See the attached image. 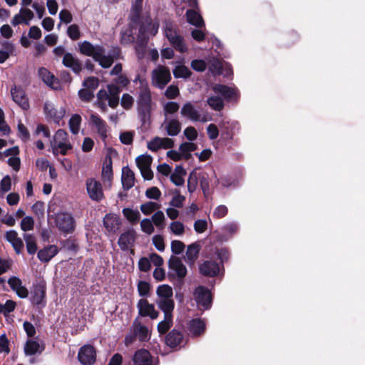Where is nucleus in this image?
<instances>
[{"mask_svg":"<svg viewBox=\"0 0 365 365\" xmlns=\"http://www.w3.org/2000/svg\"><path fill=\"white\" fill-rule=\"evenodd\" d=\"M169 268L174 272L178 278H183L187 274L186 267L178 257H172L169 260Z\"/></svg>","mask_w":365,"mask_h":365,"instance_id":"24","label":"nucleus"},{"mask_svg":"<svg viewBox=\"0 0 365 365\" xmlns=\"http://www.w3.org/2000/svg\"><path fill=\"white\" fill-rule=\"evenodd\" d=\"M67 34L72 40H77L80 38V31L78 25L72 24L68 27Z\"/></svg>","mask_w":365,"mask_h":365,"instance_id":"61","label":"nucleus"},{"mask_svg":"<svg viewBox=\"0 0 365 365\" xmlns=\"http://www.w3.org/2000/svg\"><path fill=\"white\" fill-rule=\"evenodd\" d=\"M150 286L145 281H140L138 284V291L140 296H147L150 292Z\"/></svg>","mask_w":365,"mask_h":365,"instance_id":"64","label":"nucleus"},{"mask_svg":"<svg viewBox=\"0 0 365 365\" xmlns=\"http://www.w3.org/2000/svg\"><path fill=\"white\" fill-rule=\"evenodd\" d=\"M24 239L26 244L27 252L30 255L34 254L37 250L35 237L30 234H25L24 235Z\"/></svg>","mask_w":365,"mask_h":365,"instance_id":"47","label":"nucleus"},{"mask_svg":"<svg viewBox=\"0 0 365 365\" xmlns=\"http://www.w3.org/2000/svg\"><path fill=\"white\" fill-rule=\"evenodd\" d=\"M121 181L123 187L125 190H129L134 185V173L128 167L123 168Z\"/></svg>","mask_w":365,"mask_h":365,"instance_id":"37","label":"nucleus"},{"mask_svg":"<svg viewBox=\"0 0 365 365\" xmlns=\"http://www.w3.org/2000/svg\"><path fill=\"white\" fill-rule=\"evenodd\" d=\"M43 112L48 120H52L58 125L66 114V110L63 106L57 107L49 101L45 102Z\"/></svg>","mask_w":365,"mask_h":365,"instance_id":"7","label":"nucleus"},{"mask_svg":"<svg viewBox=\"0 0 365 365\" xmlns=\"http://www.w3.org/2000/svg\"><path fill=\"white\" fill-rule=\"evenodd\" d=\"M13 101L23 110L29 108V103L25 91L21 86H14L11 88Z\"/></svg>","mask_w":365,"mask_h":365,"instance_id":"14","label":"nucleus"},{"mask_svg":"<svg viewBox=\"0 0 365 365\" xmlns=\"http://www.w3.org/2000/svg\"><path fill=\"white\" fill-rule=\"evenodd\" d=\"M135 240V232L133 230H129L121 234L118 240V245L121 250H127L133 245Z\"/></svg>","mask_w":365,"mask_h":365,"instance_id":"26","label":"nucleus"},{"mask_svg":"<svg viewBox=\"0 0 365 365\" xmlns=\"http://www.w3.org/2000/svg\"><path fill=\"white\" fill-rule=\"evenodd\" d=\"M78 47L81 53L92 57L104 68H110L114 61V58H117L119 53V50L117 49L113 55H106L104 47L101 45H93L88 41L79 43Z\"/></svg>","mask_w":365,"mask_h":365,"instance_id":"1","label":"nucleus"},{"mask_svg":"<svg viewBox=\"0 0 365 365\" xmlns=\"http://www.w3.org/2000/svg\"><path fill=\"white\" fill-rule=\"evenodd\" d=\"M170 228L171 232L176 235H181L185 232L184 225L179 221L173 222L170 225Z\"/></svg>","mask_w":365,"mask_h":365,"instance_id":"57","label":"nucleus"},{"mask_svg":"<svg viewBox=\"0 0 365 365\" xmlns=\"http://www.w3.org/2000/svg\"><path fill=\"white\" fill-rule=\"evenodd\" d=\"M34 227V221L30 216H26L21 220V228L24 231L32 230Z\"/></svg>","mask_w":365,"mask_h":365,"instance_id":"55","label":"nucleus"},{"mask_svg":"<svg viewBox=\"0 0 365 365\" xmlns=\"http://www.w3.org/2000/svg\"><path fill=\"white\" fill-rule=\"evenodd\" d=\"M134 365H152V357L146 349L136 351L133 356Z\"/></svg>","mask_w":365,"mask_h":365,"instance_id":"25","label":"nucleus"},{"mask_svg":"<svg viewBox=\"0 0 365 365\" xmlns=\"http://www.w3.org/2000/svg\"><path fill=\"white\" fill-rule=\"evenodd\" d=\"M38 76L41 80L49 87L53 89H57L59 87L58 80L46 68H39Z\"/></svg>","mask_w":365,"mask_h":365,"instance_id":"27","label":"nucleus"},{"mask_svg":"<svg viewBox=\"0 0 365 365\" xmlns=\"http://www.w3.org/2000/svg\"><path fill=\"white\" fill-rule=\"evenodd\" d=\"M170 45L178 51L180 53H185L187 51V48L185 43L184 38L180 35L177 37L173 36V38H168Z\"/></svg>","mask_w":365,"mask_h":365,"instance_id":"41","label":"nucleus"},{"mask_svg":"<svg viewBox=\"0 0 365 365\" xmlns=\"http://www.w3.org/2000/svg\"><path fill=\"white\" fill-rule=\"evenodd\" d=\"M143 0H135L133 3L130 13V20L133 23L138 21L143 7Z\"/></svg>","mask_w":365,"mask_h":365,"instance_id":"43","label":"nucleus"},{"mask_svg":"<svg viewBox=\"0 0 365 365\" xmlns=\"http://www.w3.org/2000/svg\"><path fill=\"white\" fill-rule=\"evenodd\" d=\"M90 123L96 128L98 133L101 135L102 139H106L107 138V125L99 115L95 113H91L90 116Z\"/></svg>","mask_w":365,"mask_h":365,"instance_id":"20","label":"nucleus"},{"mask_svg":"<svg viewBox=\"0 0 365 365\" xmlns=\"http://www.w3.org/2000/svg\"><path fill=\"white\" fill-rule=\"evenodd\" d=\"M173 288L168 284H161V311L164 319L161 321V335L165 334L173 326V312L175 307Z\"/></svg>","mask_w":365,"mask_h":365,"instance_id":"2","label":"nucleus"},{"mask_svg":"<svg viewBox=\"0 0 365 365\" xmlns=\"http://www.w3.org/2000/svg\"><path fill=\"white\" fill-rule=\"evenodd\" d=\"M140 315L150 317L151 319H156L158 313L155 310L154 306L149 304L146 299H142L138 303Z\"/></svg>","mask_w":365,"mask_h":365,"instance_id":"21","label":"nucleus"},{"mask_svg":"<svg viewBox=\"0 0 365 365\" xmlns=\"http://www.w3.org/2000/svg\"><path fill=\"white\" fill-rule=\"evenodd\" d=\"M198 181L203 195L205 198H208L211 195L210 189V176L209 174L199 168Z\"/></svg>","mask_w":365,"mask_h":365,"instance_id":"29","label":"nucleus"},{"mask_svg":"<svg viewBox=\"0 0 365 365\" xmlns=\"http://www.w3.org/2000/svg\"><path fill=\"white\" fill-rule=\"evenodd\" d=\"M106 230L110 232H115L118 230L120 222V219L114 215H106L103 220Z\"/></svg>","mask_w":365,"mask_h":365,"instance_id":"38","label":"nucleus"},{"mask_svg":"<svg viewBox=\"0 0 365 365\" xmlns=\"http://www.w3.org/2000/svg\"><path fill=\"white\" fill-rule=\"evenodd\" d=\"M191 68L197 72H203L207 68V64L202 59H195L191 61Z\"/></svg>","mask_w":365,"mask_h":365,"instance_id":"54","label":"nucleus"},{"mask_svg":"<svg viewBox=\"0 0 365 365\" xmlns=\"http://www.w3.org/2000/svg\"><path fill=\"white\" fill-rule=\"evenodd\" d=\"M150 264L153 263L156 268L153 272V276L155 279L160 280V257L157 254H151L148 258Z\"/></svg>","mask_w":365,"mask_h":365,"instance_id":"51","label":"nucleus"},{"mask_svg":"<svg viewBox=\"0 0 365 365\" xmlns=\"http://www.w3.org/2000/svg\"><path fill=\"white\" fill-rule=\"evenodd\" d=\"M63 64L78 74L83 68L81 62L71 53H66L63 58Z\"/></svg>","mask_w":365,"mask_h":365,"instance_id":"19","label":"nucleus"},{"mask_svg":"<svg viewBox=\"0 0 365 365\" xmlns=\"http://www.w3.org/2000/svg\"><path fill=\"white\" fill-rule=\"evenodd\" d=\"M158 26L153 24L150 18H145L141 24L136 39L135 51L138 58H143L145 49L150 37L157 34Z\"/></svg>","mask_w":365,"mask_h":365,"instance_id":"3","label":"nucleus"},{"mask_svg":"<svg viewBox=\"0 0 365 365\" xmlns=\"http://www.w3.org/2000/svg\"><path fill=\"white\" fill-rule=\"evenodd\" d=\"M171 80V75L169 69L161 66V89H163Z\"/></svg>","mask_w":365,"mask_h":365,"instance_id":"56","label":"nucleus"},{"mask_svg":"<svg viewBox=\"0 0 365 365\" xmlns=\"http://www.w3.org/2000/svg\"><path fill=\"white\" fill-rule=\"evenodd\" d=\"M113 177V169H112V163L110 160L108 163L106 164L103 167L102 170V178L104 180H111Z\"/></svg>","mask_w":365,"mask_h":365,"instance_id":"59","label":"nucleus"},{"mask_svg":"<svg viewBox=\"0 0 365 365\" xmlns=\"http://www.w3.org/2000/svg\"><path fill=\"white\" fill-rule=\"evenodd\" d=\"M195 300L197 305L205 310L210 309L212 295L210 290L205 286H199L195 290Z\"/></svg>","mask_w":365,"mask_h":365,"instance_id":"9","label":"nucleus"},{"mask_svg":"<svg viewBox=\"0 0 365 365\" xmlns=\"http://www.w3.org/2000/svg\"><path fill=\"white\" fill-rule=\"evenodd\" d=\"M16 304L13 300H7L5 304H0V314L6 316L13 312L16 308Z\"/></svg>","mask_w":365,"mask_h":365,"instance_id":"50","label":"nucleus"},{"mask_svg":"<svg viewBox=\"0 0 365 365\" xmlns=\"http://www.w3.org/2000/svg\"><path fill=\"white\" fill-rule=\"evenodd\" d=\"M150 338V331L148 328L143 325L138 319H135L130 329V333L128 334L124 340L126 346L132 344L136 339L140 341H147Z\"/></svg>","mask_w":365,"mask_h":365,"instance_id":"4","label":"nucleus"},{"mask_svg":"<svg viewBox=\"0 0 365 365\" xmlns=\"http://www.w3.org/2000/svg\"><path fill=\"white\" fill-rule=\"evenodd\" d=\"M167 134L170 136L177 135L181 130V124L178 119H171L165 125Z\"/></svg>","mask_w":365,"mask_h":365,"instance_id":"42","label":"nucleus"},{"mask_svg":"<svg viewBox=\"0 0 365 365\" xmlns=\"http://www.w3.org/2000/svg\"><path fill=\"white\" fill-rule=\"evenodd\" d=\"M34 17V13L27 7H21L18 14H15L11 19V24L16 26L19 24H30L31 21Z\"/></svg>","mask_w":365,"mask_h":365,"instance_id":"15","label":"nucleus"},{"mask_svg":"<svg viewBox=\"0 0 365 365\" xmlns=\"http://www.w3.org/2000/svg\"><path fill=\"white\" fill-rule=\"evenodd\" d=\"M98 79L93 76L88 77L83 81V86L93 91L98 88Z\"/></svg>","mask_w":365,"mask_h":365,"instance_id":"58","label":"nucleus"},{"mask_svg":"<svg viewBox=\"0 0 365 365\" xmlns=\"http://www.w3.org/2000/svg\"><path fill=\"white\" fill-rule=\"evenodd\" d=\"M183 339L182 334L175 329H173L165 337V341L167 346L175 348L180 344Z\"/></svg>","mask_w":365,"mask_h":365,"instance_id":"35","label":"nucleus"},{"mask_svg":"<svg viewBox=\"0 0 365 365\" xmlns=\"http://www.w3.org/2000/svg\"><path fill=\"white\" fill-rule=\"evenodd\" d=\"M187 21L197 28H202L205 26V23L201 15L193 9H187L186 11Z\"/></svg>","mask_w":365,"mask_h":365,"instance_id":"36","label":"nucleus"},{"mask_svg":"<svg viewBox=\"0 0 365 365\" xmlns=\"http://www.w3.org/2000/svg\"><path fill=\"white\" fill-rule=\"evenodd\" d=\"M239 124L237 122L223 120L220 123L221 136L226 140H231L234 138L235 129L237 128Z\"/></svg>","mask_w":365,"mask_h":365,"instance_id":"18","label":"nucleus"},{"mask_svg":"<svg viewBox=\"0 0 365 365\" xmlns=\"http://www.w3.org/2000/svg\"><path fill=\"white\" fill-rule=\"evenodd\" d=\"M8 284L11 289L16 292L20 298H26L29 295L28 289L23 286L21 280L16 277L9 279Z\"/></svg>","mask_w":365,"mask_h":365,"instance_id":"22","label":"nucleus"},{"mask_svg":"<svg viewBox=\"0 0 365 365\" xmlns=\"http://www.w3.org/2000/svg\"><path fill=\"white\" fill-rule=\"evenodd\" d=\"M200 272L205 277H216L220 272V265L212 260H206L199 267Z\"/></svg>","mask_w":365,"mask_h":365,"instance_id":"17","label":"nucleus"},{"mask_svg":"<svg viewBox=\"0 0 365 365\" xmlns=\"http://www.w3.org/2000/svg\"><path fill=\"white\" fill-rule=\"evenodd\" d=\"M180 113L182 116L193 121H198L200 118V114L190 102H187L183 105Z\"/></svg>","mask_w":365,"mask_h":365,"instance_id":"33","label":"nucleus"},{"mask_svg":"<svg viewBox=\"0 0 365 365\" xmlns=\"http://www.w3.org/2000/svg\"><path fill=\"white\" fill-rule=\"evenodd\" d=\"M284 39L287 46H292L299 40V34L292 31L285 34Z\"/></svg>","mask_w":365,"mask_h":365,"instance_id":"60","label":"nucleus"},{"mask_svg":"<svg viewBox=\"0 0 365 365\" xmlns=\"http://www.w3.org/2000/svg\"><path fill=\"white\" fill-rule=\"evenodd\" d=\"M152 109L150 92L147 85L141 83L140 91L138 99V112L142 116V120L145 121L150 117Z\"/></svg>","mask_w":365,"mask_h":365,"instance_id":"6","label":"nucleus"},{"mask_svg":"<svg viewBox=\"0 0 365 365\" xmlns=\"http://www.w3.org/2000/svg\"><path fill=\"white\" fill-rule=\"evenodd\" d=\"M160 204L157 202L149 201L140 205V210L144 215H150L154 212L152 220L155 226H160Z\"/></svg>","mask_w":365,"mask_h":365,"instance_id":"16","label":"nucleus"},{"mask_svg":"<svg viewBox=\"0 0 365 365\" xmlns=\"http://www.w3.org/2000/svg\"><path fill=\"white\" fill-rule=\"evenodd\" d=\"M185 244L180 240H173L171 242V250L175 255L181 254L185 250Z\"/></svg>","mask_w":365,"mask_h":365,"instance_id":"62","label":"nucleus"},{"mask_svg":"<svg viewBox=\"0 0 365 365\" xmlns=\"http://www.w3.org/2000/svg\"><path fill=\"white\" fill-rule=\"evenodd\" d=\"M123 213L126 219L132 223L138 222L140 218V214L138 210H134L130 208H124L123 210Z\"/></svg>","mask_w":365,"mask_h":365,"instance_id":"48","label":"nucleus"},{"mask_svg":"<svg viewBox=\"0 0 365 365\" xmlns=\"http://www.w3.org/2000/svg\"><path fill=\"white\" fill-rule=\"evenodd\" d=\"M51 145L55 155L58 153L65 155L69 150L72 149L68 133L63 129H59L56 132L53 140L51 141Z\"/></svg>","mask_w":365,"mask_h":365,"instance_id":"5","label":"nucleus"},{"mask_svg":"<svg viewBox=\"0 0 365 365\" xmlns=\"http://www.w3.org/2000/svg\"><path fill=\"white\" fill-rule=\"evenodd\" d=\"M198 173H199V168H194L189 174L188 178H187V190L188 192L192 194L193 193L198 185Z\"/></svg>","mask_w":365,"mask_h":365,"instance_id":"40","label":"nucleus"},{"mask_svg":"<svg viewBox=\"0 0 365 365\" xmlns=\"http://www.w3.org/2000/svg\"><path fill=\"white\" fill-rule=\"evenodd\" d=\"M164 34L167 38H173V36L177 37L180 35L178 26L173 22L167 21L165 22Z\"/></svg>","mask_w":365,"mask_h":365,"instance_id":"45","label":"nucleus"},{"mask_svg":"<svg viewBox=\"0 0 365 365\" xmlns=\"http://www.w3.org/2000/svg\"><path fill=\"white\" fill-rule=\"evenodd\" d=\"M44 349V346L40 344L35 340H28L24 347V351L26 355H34L36 353H41Z\"/></svg>","mask_w":365,"mask_h":365,"instance_id":"39","label":"nucleus"},{"mask_svg":"<svg viewBox=\"0 0 365 365\" xmlns=\"http://www.w3.org/2000/svg\"><path fill=\"white\" fill-rule=\"evenodd\" d=\"M208 105L215 110L220 111L224 108L223 100L218 96H211L207 99Z\"/></svg>","mask_w":365,"mask_h":365,"instance_id":"49","label":"nucleus"},{"mask_svg":"<svg viewBox=\"0 0 365 365\" xmlns=\"http://www.w3.org/2000/svg\"><path fill=\"white\" fill-rule=\"evenodd\" d=\"M135 162L143 178L151 180L153 177V173L150 170L152 158L148 155H141L135 159Z\"/></svg>","mask_w":365,"mask_h":365,"instance_id":"13","label":"nucleus"},{"mask_svg":"<svg viewBox=\"0 0 365 365\" xmlns=\"http://www.w3.org/2000/svg\"><path fill=\"white\" fill-rule=\"evenodd\" d=\"M46 295V287L43 284H38L34 286L31 291V300L34 304H41Z\"/></svg>","mask_w":365,"mask_h":365,"instance_id":"31","label":"nucleus"},{"mask_svg":"<svg viewBox=\"0 0 365 365\" xmlns=\"http://www.w3.org/2000/svg\"><path fill=\"white\" fill-rule=\"evenodd\" d=\"M180 94V91L177 85L169 86L165 91V96L168 99H175Z\"/></svg>","mask_w":365,"mask_h":365,"instance_id":"53","label":"nucleus"},{"mask_svg":"<svg viewBox=\"0 0 365 365\" xmlns=\"http://www.w3.org/2000/svg\"><path fill=\"white\" fill-rule=\"evenodd\" d=\"M55 222L60 231L64 233H71L75 228V220L73 216L67 212L58 213Z\"/></svg>","mask_w":365,"mask_h":365,"instance_id":"10","label":"nucleus"},{"mask_svg":"<svg viewBox=\"0 0 365 365\" xmlns=\"http://www.w3.org/2000/svg\"><path fill=\"white\" fill-rule=\"evenodd\" d=\"M78 359L82 365L93 364L96 360L95 348L90 344L83 346L78 351Z\"/></svg>","mask_w":365,"mask_h":365,"instance_id":"12","label":"nucleus"},{"mask_svg":"<svg viewBox=\"0 0 365 365\" xmlns=\"http://www.w3.org/2000/svg\"><path fill=\"white\" fill-rule=\"evenodd\" d=\"M215 93L220 94L227 102L237 103L240 98V93L237 88L217 83L212 87Z\"/></svg>","mask_w":365,"mask_h":365,"instance_id":"8","label":"nucleus"},{"mask_svg":"<svg viewBox=\"0 0 365 365\" xmlns=\"http://www.w3.org/2000/svg\"><path fill=\"white\" fill-rule=\"evenodd\" d=\"M187 328L193 336H199L205 331L206 324L203 319L195 318L189 322Z\"/></svg>","mask_w":365,"mask_h":365,"instance_id":"23","label":"nucleus"},{"mask_svg":"<svg viewBox=\"0 0 365 365\" xmlns=\"http://www.w3.org/2000/svg\"><path fill=\"white\" fill-rule=\"evenodd\" d=\"M81 123V117L78 114L73 115L68 122L69 128L73 134H77L79 132Z\"/></svg>","mask_w":365,"mask_h":365,"instance_id":"46","label":"nucleus"},{"mask_svg":"<svg viewBox=\"0 0 365 365\" xmlns=\"http://www.w3.org/2000/svg\"><path fill=\"white\" fill-rule=\"evenodd\" d=\"M201 247L198 242H194L187 246L185 261L189 264L192 265L199 256Z\"/></svg>","mask_w":365,"mask_h":365,"instance_id":"28","label":"nucleus"},{"mask_svg":"<svg viewBox=\"0 0 365 365\" xmlns=\"http://www.w3.org/2000/svg\"><path fill=\"white\" fill-rule=\"evenodd\" d=\"M6 239L12 245L17 254L21 252L24 247V243L22 240L19 237L18 233L16 231L10 230L6 232Z\"/></svg>","mask_w":365,"mask_h":365,"instance_id":"34","label":"nucleus"},{"mask_svg":"<svg viewBox=\"0 0 365 365\" xmlns=\"http://www.w3.org/2000/svg\"><path fill=\"white\" fill-rule=\"evenodd\" d=\"M228 209L225 205H218L214 210L212 216L216 219H220L227 215Z\"/></svg>","mask_w":365,"mask_h":365,"instance_id":"63","label":"nucleus"},{"mask_svg":"<svg viewBox=\"0 0 365 365\" xmlns=\"http://www.w3.org/2000/svg\"><path fill=\"white\" fill-rule=\"evenodd\" d=\"M179 108L180 106L178 103L174 101L167 102L163 106L164 115L167 116L168 114H173L176 113Z\"/></svg>","mask_w":365,"mask_h":365,"instance_id":"52","label":"nucleus"},{"mask_svg":"<svg viewBox=\"0 0 365 365\" xmlns=\"http://www.w3.org/2000/svg\"><path fill=\"white\" fill-rule=\"evenodd\" d=\"M186 174L187 172L182 165H177L170 174V180L176 186L183 185L185 183L184 177Z\"/></svg>","mask_w":365,"mask_h":365,"instance_id":"32","label":"nucleus"},{"mask_svg":"<svg viewBox=\"0 0 365 365\" xmlns=\"http://www.w3.org/2000/svg\"><path fill=\"white\" fill-rule=\"evenodd\" d=\"M86 187L87 193L92 200L100 202L104 197L102 185L95 178H88L86 180Z\"/></svg>","mask_w":365,"mask_h":365,"instance_id":"11","label":"nucleus"},{"mask_svg":"<svg viewBox=\"0 0 365 365\" xmlns=\"http://www.w3.org/2000/svg\"><path fill=\"white\" fill-rule=\"evenodd\" d=\"M173 76L176 78H188L191 76V71L185 65H178L173 71Z\"/></svg>","mask_w":365,"mask_h":365,"instance_id":"44","label":"nucleus"},{"mask_svg":"<svg viewBox=\"0 0 365 365\" xmlns=\"http://www.w3.org/2000/svg\"><path fill=\"white\" fill-rule=\"evenodd\" d=\"M58 252V249L56 245H50L40 250L38 252V258L42 262H49Z\"/></svg>","mask_w":365,"mask_h":365,"instance_id":"30","label":"nucleus"}]
</instances>
